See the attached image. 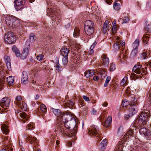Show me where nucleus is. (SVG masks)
<instances>
[{"mask_svg": "<svg viewBox=\"0 0 151 151\" xmlns=\"http://www.w3.org/2000/svg\"><path fill=\"white\" fill-rule=\"evenodd\" d=\"M55 6L51 5L50 8H48L47 11V16H50L52 17V19L53 21L56 22L57 23H59L61 21V16L57 14L55 12Z\"/></svg>", "mask_w": 151, "mask_h": 151, "instance_id": "39448f33", "label": "nucleus"}, {"mask_svg": "<svg viewBox=\"0 0 151 151\" xmlns=\"http://www.w3.org/2000/svg\"><path fill=\"white\" fill-rule=\"evenodd\" d=\"M89 55H90L94 52V50L90 48V50L88 51Z\"/></svg>", "mask_w": 151, "mask_h": 151, "instance_id": "052dcab7", "label": "nucleus"}, {"mask_svg": "<svg viewBox=\"0 0 151 151\" xmlns=\"http://www.w3.org/2000/svg\"><path fill=\"white\" fill-rule=\"evenodd\" d=\"M139 39H137L135 40L133 44V48L137 49V48L139 45Z\"/></svg>", "mask_w": 151, "mask_h": 151, "instance_id": "c9c22d12", "label": "nucleus"}, {"mask_svg": "<svg viewBox=\"0 0 151 151\" xmlns=\"http://www.w3.org/2000/svg\"><path fill=\"white\" fill-rule=\"evenodd\" d=\"M27 127L29 128L28 130H31L34 128V127L33 125L31 124H29L27 125Z\"/></svg>", "mask_w": 151, "mask_h": 151, "instance_id": "5fc2aeb1", "label": "nucleus"}, {"mask_svg": "<svg viewBox=\"0 0 151 151\" xmlns=\"http://www.w3.org/2000/svg\"><path fill=\"white\" fill-rule=\"evenodd\" d=\"M1 128L3 133L5 134H7L9 132L8 127L5 124L2 125Z\"/></svg>", "mask_w": 151, "mask_h": 151, "instance_id": "5701e85b", "label": "nucleus"}, {"mask_svg": "<svg viewBox=\"0 0 151 151\" xmlns=\"http://www.w3.org/2000/svg\"><path fill=\"white\" fill-rule=\"evenodd\" d=\"M61 55L63 57H68L69 50L67 48H63L60 50Z\"/></svg>", "mask_w": 151, "mask_h": 151, "instance_id": "a878e982", "label": "nucleus"}, {"mask_svg": "<svg viewBox=\"0 0 151 151\" xmlns=\"http://www.w3.org/2000/svg\"><path fill=\"white\" fill-rule=\"evenodd\" d=\"M36 38L33 33H31L29 36V40L31 42H33L36 40Z\"/></svg>", "mask_w": 151, "mask_h": 151, "instance_id": "ea45409f", "label": "nucleus"}, {"mask_svg": "<svg viewBox=\"0 0 151 151\" xmlns=\"http://www.w3.org/2000/svg\"><path fill=\"white\" fill-rule=\"evenodd\" d=\"M84 28L85 33L88 35H92L94 32L93 22L90 20L86 21L84 24Z\"/></svg>", "mask_w": 151, "mask_h": 151, "instance_id": "0eeeda50", "label": "nucleus"}, {"mask_svg": "<svg viewBox=\"0 0 151 151\" xmlns=\"http://www.w3.org/2000/svg\"><path fill=\"white\" fill-rule=\"evenodd\" d=\"M88 134L91 136H93L96 137L97 140L100 141L101 139L100 134L98 128L96 126H91L88 129Z\"/></svg>", "mask_w": 151, "mask_h": 151, "instance_id": "1a4fd4ad", "label": "nucleus"}, {"mask_svg": "<svg viewBox=\"0 0 151 151\" xmlns=\"http://www.w3.org/2000/svg\"><path fill=\"white\" fill-rule=\"evenodd\" d=\"M125 44V43L124 42H120V45L123 47V49H124L123 47L124 46Z\"/></svg>", "mask_w": 151, "mask_h": 151, "instance_id": "338daca9", "label": "nucleus"}, {"mask_svg": "<svg viewBox=\"0 0 151 151\" xmlns=\"http://www.w3.org/2000/svg\"><path fill=\"white\" fill-rule=\"evenodd\" d=\"M10 99L6 98H3L0 101V106L1 107L3 108L5 106L7 107H8L10 104Z\"/></svg>", "mask_w": 151, "mask_h": 151, "instance_id": "f3484780", "label": "nucleus"}, {"mask_svg": "<svg viewBox=\"0 0 151 151\" xmlns=\"http://www.w3.org/2000/svg\"><path fill=\"white\" fill-rule=\"evenodd\" d=\"M137 52V49L133 48V49L132 52L131 56L132 57H134L136 55Z\"/></svg>", "mask_w": 151, "mask_h": 151, "instance_id": "a19ab883", "label": "nucleus"}, {"mask_svg": "<svg viewBox=\"0 0 151 151\" xmlns=\"http://www.w3.org/2000/svg\"><path fill=\"white\" fill-rule=\"evenodd\" d=\"M5 73L3 70V68L0 66V90H1L4 87V84L5 82L4 78Z\"/></svg>", "mask_w": 151, "mask_h": 151, "instance_id": "9b49d317", "label": "nucleus"}, {"mask_svg": "<svg viewBox=\"0 0 151 151\" xmlns=\"http://www.w3.org/2000/svg\"><path fill=\"white\" fill-rule=\"evenodd\" d=\"M63 63L64 65H66L68 62V57H64L62 59Z\"/></svg>", "mask_w": 151, "mask_h": 151, "instance_id": "a18cd8bd", "label": "nucleus"}, {"mask_svg": "<svg viewBox=\"0 0 151 151\" xmlns=\"http://www.w3.org/2000/svg\"><path fill=\"white\" fill-rule=\"evenodd\" d=\"M106 3L109 4L110 5L111 4L112 2V0H105Z\"/></svg>", "mask_w": 151, "mask_h": 151, "instance_id": "e2e57ef3", "label": "nucleus"}, {"mask_svg": "<svg viewBox=\"0 0 151 151\" xmlns=\"http://www.w3.org/2000/svg\"><path fill=\"white\" fill-rule=\"evenodd\" d=\"M145 30L149 33H151V22L149 21L145 20Z\"/></svg>", "mask_w": 151, "mask_h": 151, "instance_id": "aec40b11", "label": "nucleus"}, {"mask_svg": "<svg viewBox=\"0 0 151 151\" xmlns=\"http://www.w3.org/2000/svg\"><path fill=\"white\" fill-rule=\"evenodd\" d=\"M96 42L95 41V42L93 44L91 45L90 48L91 49H93V48H94V47L96 45Z\"/></svg>", "mask_w": 151, "mask_h": 151, "instance_id": "680f3d73", "label": "nucleus"}, {"mask_svg": "<svg viewBox=\"0 0 151 151\" xmlns=\"http://www.w3.org/2000/svg\"><path fill=\"white\" fill-rule=\"evenodd\" d=\"M113 47L115 50H117L119 48V44L117 42L114 44Z\"/></svg>", "mask_w": 151, "mask_h": 151, "instance_id": "8fccbe9b", "label": "nucleus"}, {"mask_svg": "<svg viewBox=\"0 0 151 151\" xmlns=\"http://www.w3.org/2000/svg\"><path fill=\"white\" fill-rule=\"evenodd\" d=\"M24 138L28 140L29 143L30 144H34L33 145L35 146L37 143H36L37 139V138L35 137H32V136L29 135L24 134Z\"/></svg>", "mask_w": 151, "mask_h": 151, "instance_id": "4468645a", "label": "nucleus"}, {"mask_svg": "<svg viewBox=\"0 0 151 151\" xmlns=\"http://www.w3.org/2000/svg\"><path fill=\"white\" fill-rule=\"evenodd\" d=\"M111 80V78L110 76H108L104 84V86L105 87H106L108 85V83Z\"/></svg>", "mask_w": 151, "mask_h": 151, "instance_id": "49530a36", "label": "nucleus"}, {"mask_svg": "<svg viewBox=\"0 0 151 151\" xmlns=\"http://www.w3.org/2000/svg\"><path fill=\"white\" fill-rule=\"evenodd\" d=\"M61 120L64 124L62 123L58 124V132L63 137H75L78 127L75 118L70 114H65L62 117Z\"/></svg>", "mask_w": 151, "mask_h": 151, "instance_id": "f257e3e1", "label": "nucleus"}, {"mask_svg": "<svg viewBox=\"0 0 151 151\" xmlns=\"http://www.w3.org/2000/svg\"><path fill=\"white\" fill-rule=\"evenodd\" d=\"M114 7L116 11H118L120 8V5L119 3H117V1H115L114 5Z\"/></svg>", "mask_w": 151, "mask_h": 151, "instance_id": "4c0bfd02", "label": "nucleus"}, {"mask_svg": "<svg viewBox=\"0 0 151 151\" xmlns=\"http://www.w3.org/2000/svg\"><path fill=\"white\" fill-rule=\"evenodd\" d=\"M93 79L94 81H98L99 80V78L98 76H94L93 77Z\"/></svg>", "mask_w": 151, "mask_h": 151, "instance_id": "69168bd1", "label": "nucleus"}, {"mask_svg": "<svg viewBox=\"0 0 151 151\" xmlns=\"http://www.w3.org/2000/svg\"><path fill=\"white\" fill-rule=\"evenodd\" d=\"M4 60L6 62L7 68L9 70L11 69L10 60L9 57L7 55L4 56Z\"/></svg>", "mask_w": 151, "mask_h": 151, "instance_id": "4be33fe9", "label": "nucleus"}, {"mask_svg": "<svg viewBox=\"0 0 151 151\" xmlns=\"http://www.w3.org/2000/svg\"><path fill=\"white\" fill-rule=\"evenodd\" d=\"M122 20L123 21V23H126L129 21V19L128 17H126L124 18V19H122Z\"/></svg>", "mask_w": 151, "mask_h": 151, "instance_id": "3c124183", "label": "nucleus"}, {"mask_svg": "<svg viewBox=\"0 0 151 151\" xmlns=\"http://www.w3.org/2000/svg\"><path fill=\"white\" fill-rule=\"evenodd\" d=\"M107 143V140L106 139H104L101 143L99 145L100 149L101 150H103L105 149Z\"/></svg>", "mask_w": 151, "mask_h": 151, "instance_id": "393cba45", "label": "nucleus"}, {"mask_svg": "<svg viewBox=\"0 0 151 151\" xmlns=\"http://www.w3.org/2000/svg\"><path fill=\"white\" fill-rule=\"evenodd\" d=\"M21 83L22 84H25L28 83V77L27 73L25 71L22 73Z\"/></svg>", "mask_w": 151, "mask_h": 151, "instance_id": "a211bd4d", "label": "nucleus"}, {"mask_svg": "<svg viewBox=\"0 0 151 151\" xmlns=\"http://www.w3.org/2000/svg\"><path fill=\"white\" fill-rule=\"evenodd\" d=\"M134 131L132 129H129L124 136L123 138L121 139L115 147V151H123V149L125 145L127 139L133 137Z\"/></svg>", "mask_w": 151, "mask_h": 151, "instance_id": "f03ea898", "label": "nucleus"}, {"mask_svg": "<svg viewBox=\"0 0 151 151\" xmlns=\"http://www.w3.org/2000/svg\"><path fill=\"white\" fill-rule=\"evenodd\" d=\"M145 136L148 139H151V131L149 130V132H147Z\"/></svg>", "mask_w": 151, "mask_h": 151, "instance_id": "79ce46f5", "label": "nucleus"}, {"mask_svg": "<svg viewBox=\"0 0 151 151\" xmlns=\"http://www.w3.org/2000/svg\"><path fill=\"white\" fill-rule=\"evenodd\" d=\"M37 59L38 60L41 61L45 59L44 56L42 54H40L37 56Z\"/></svg>", "mask_w": 151, "mask_h": 151, "instance_id": "37998d69", "label": "nucleus"}, {"mask_svg": "<svg viewBox=\"0 0 151 151\" xmlns=\"http://www.w3.org/2000/svg\"><path fill=\"white\" fill-rule=\"evenodd\" d=\"M2 137L3 138V139L2 140L3 143L5 144V143L6 141L7 140L8 137L7 136H3Z\"/></svg>", "mask_w": 151, "mask_h": 151, "instance_id": "6e6d98bb", "label": "nucleus"}, {"mask_svg": "<svg viewBox=\"0 0 151 151\" xmlns=\"http://www.w3.org/2000/svg\"><path fill=\"white\" fill-rule=\"evenodd\" d=\"M55 66V68L56 70L59 72L61 71L63 69L62 67L60 65L58 60L56 62Z\"/></svg>", "mask_w": 151, "mask_h": 151, "instance_id": "473e14b6", "label": "nucleus"}, {"mask_svg": "<svg viewBox=\"0 0 151 151\" xmlns=\"http://www.w3.org/2000/svg\"><path fill=\"white\" fill-rule=\"evenodd\" d=\"M100 74L101 78L103 79L106 76V73L105 70L101 69L100 70Z\"/></svg>", "mask_w": 151, "mask_h": 151, "instance_id": "2f4dec72", "label": "nucleus"}, {"mask_svg": "<svg viewBox=\"0 0 151 151\" xmlns=\"http://www.w3.org/2000/svg\"><path fill=\"white\" fill-rule=\"evenodd\" d=\"M40 109L42 112L45 113L47 111V108L46 106L44 104H41L39 106Z\"/></svg>", "mask_w": 151, "mask_h": 151, "instance_id": "f704fd0d", "label": "nucleus"}, {"mask_svg": "<svg viewBox=\"0 0 151 151\" xmlns=\"http://www.w3.org/2000/svg\"><path fill=\"white\" fill-rule=\"evenodd\" d=\"M127 80V78L126 77H124L122 80L121 84L122 85H124V84L125 83L126 81Z\"/></svg>", "mask_w": 151, "mask_h": 151, "instance_id": "864d4df0", "label": "nucleus"}, {"mask_svg": "<svg viewBox=\"0 0 151 151\" xmlns=\"http://www.w3.org/2000/svg\"><path fill=\"white\" fill-rule=\"evenodd\" d=\"M150 116L149 111L145 110L142 111L139 118V124L142 125L143 126L146 124V121Z\"/></svg>", "mask_w": 151, "mask_h": 151, "instance_id": "6e6552de", "label": "nucleus"}, {"mask_svg": "<svg viewBox=\"0 0 151 151\" xmlns=\"http://www.w3.org/2000/svg\"><path fill=\"white\" fill-rule=\"evenodd\" d=\"M103 106L106 107L108 105V103L107 102H105L102 104Z\"/></svg>", "mask_w": 151, "mask_h": 151, "instance_id": "774afa93", "label": "nucleus"}, {"mask_svg": "<svg viewBox=\"0 0 151 151\" xmlns=\"http://www.w3.org/2000/svg\"><path fill=\"white\" fill-rule=\"evenodd\" d=\"M115 69V64L113 63H111L110 68L109 70L111 71L114 70Z\"/></svg>", "mask_w": 151, "mask_h": 151, "instance_id": "de8ad7c7", "label": "nucleus"}, {"mask_svg": "<svg viewBox=\"0 0 151 151\" xmlns=\"http://www.w3.org/2000/svg\"><path fill=\"white\" fill-rule=\"evenodd\" d=\"M129 112V114H125V117L126 119H129V117H130V116H132L133 115H131L129 113V111L128 110Z\"/></svg>", "mask_w": 151, "mask_h": 151, "instance_id": "13d9d810", "label": "nucleus"}, {"mask_svg": "<svg viewBox=\"0 0 151 151\" xmlns=\"http://www.w3.org/2000/svg\"><path fill=\"white\" fill-rule=\"evenodd\" d=\"M149 130L145 127L141 128L139 130V133L140 134L143 135L144 136L146 135L147 132H149Z\"/></svg>", "mask_w": 151, "mask_h": 151, "instance_id": "7c9ffc66", "label": "nucleus"}, {"mask_svg": "<svg viewBox=\"0 0 151 151\" xmlns=\"http://www.w3.org/2000/svg\"><path fill=\"white\" fill-rule=\"evenodd\" d=\"M134 146H133L134 147L133 151H136V150H139L140 147V144L135 142L134 143ZM131 151H132V150H131Z\"/></svg>", "mask_w": 151, "mask_h": 151, "instance_id": "72a5a7b5", "label": "nucleus"}, {"mask_svg": "<svg viewBox=\"0 0 151 151\" xmlns=\"http://www.w3.org/2000/svg\"><path fill=\"white\" fill-rule=\"evenodd\" d=\"M4 40L7 43L12 44L15 42L16 38L13 33L9 32L5 35Z\"/></svg>", "mask_w": 151, "mask_h": 151, "instance_id": "9d476101", "label": "nucleus"}, {"mask_svg": "<svg viewBox=\"0 0 151 151\" xmlns=\"http://www.w3.org/2000/svg\"><path fill=\"white\" fill-rule=\"evenodd\" d=\"M29 44L28 42H26L25 45V47L24 48L23 51L21 55V58L22 59H25L28 54L29 48Z\"/></svg>", "mask_w": 151, "mask_h": 151, "instance_id": "f8f14e48", "label": "nucleus"}, {"mask_svg": "<svg viewBox=\"0 0 151 151\" xmlns=\"http://www.w3.org/2000/svg\"><path fill=\"white\" fill-rule=\"evenodd\" d=\"M141 68L142 65H136L134 66L132 70V72L138 74H139L141 73Z\"/></svg>", "mask_w": 151, "mask_h": 151, "instance_id": "6ab92c4d", "label": "nucleus"}, {"mask_svg": "<svg viewBox=\"0 0 151 151\" xmlns=\"http://www.w3.org/2000/svg\"><path fill=\"white\" fill-rule=\"evenodd\" d=\"M14 103L22 110L26 111L27 109V106L25 102L24 97L21 96H18L16 97Z\"/></svg>", "mask_w": 151, "mask_h": 151, "instance_id": "423d86ee", "label": "nucleus"}, {"mask_svg": "<svg viewBox=\"0 0 151 151\" xmlns=\"http://www.w3.org/2000/svg\"><path fill=\"white\" fill-rule=\"evenodd\" d=\"M129 98L130 106L129 111L130 114L134 115L137 112L138 109V104L137 103V100L135 98L134 95H132L129 97Z\"/></svg>", "mask_w": 151, "mask_h": 151, "instance_id": "7ed1b4c3", "label": "nucleus"}, {"mask_svg": "<svg viewBox=\"0 0 151 151\" xmlns=\"http://www.w3.org/2000/svg\"><path fill=\"white\" fill-rule=\"evenodd\" d=\"M147 54L145 52L142 53L140 57L142 59H145L147 58Z\"/></svg>", "mask_w": 151, "mask_h": 151, "instance_id": "09e8293b", "label": "nucleus"}, {"mask_svg": "<svg viewBox=\"0 0 151 151\" xmlns=\"http://www.w3.org/2000/svg\"><path fill=\"white\" fill-rule=\"evenodd\" d=\"M149 36L147 35H145L143 36L142 40L143 42L145 44L147 43L148 41H149Z\"/></svg>", "mask_w": 151, "mask_h": 151, "instance_id": "58836bf2", "label": "nucleus"}, {"mask_svg": "<svg viewBox=\"0 0 151 151\" xmlns=\"http://www.w3.org/2000/svg\"><path fill=\"white\" fill-rule=\"evenodd\" d=\"M83 99L86 101H90L89 98L85 96H83Z\"/></svg>", "mask_w": 151, "mask_h": 151, "instance_id": "bf43d9fd", "label": "nucleus"}, {"mask_svg": "<svg viewBox=\"0 0 151 151\" xmlns=\"http://www.w3.org/2000/svg\"><path fill=\"white\" fill-rule=\"evenodd\" d=\"M51 111L55 115L59 117L58 119L60 121H61L63 116L65 114H66L64 112L61 113L60 110L58 109L52 108Z\"/></svg>", "mask_w": 151, "mask_h": 151, "instance_id": "2eb2a0df", "label": "nucleus"}, {"mask_svg": "<svg viewBox=\"0 0 151 151\" xmlns=\"http://www.w3.org/2000/svg\"><path fill=\"white\" fill-rule=\"evenodd\" d=\"M79 35V29L78 28L76 27L75 29L74 33L73 36L75 37H78Z\"/></svg>", "mask_w": 151, "mask_h": 151, "instance_id": "e433bc0d", "label": "nucleus"}, {"mask_svg": "<svg viewBox=\"0 0 151 151\" xmlns=\"http://www.w3.org/2000/svg\"><path fill=\"white\" fill-rule=\"evenodd\" d=\"M123 132V127H122L120 126L118 129V132L119 133H122Z\"/></svg>", "mask_w": 151, "mask_h": 151, "instance_id": "4d7b16f0", "label": "nucleus"}, {"mask_svg": "<svg viewBox=\"0 0 151 151\" xmlns=\"http://www.w3.org/2000/svg\"><path fill=\"white\" fill-rule=\"evenodd\" d=\"M94 72L93 70H89L85 72V76L86 78H88L92 76L94 74Z\"/></svg>", "mask_w": 151, "mask_h": 151, "instance_id": "bb28decb", "label": "nucleus"}, {"mask_svg": "<svg viewBox=\"0 0 151 151\" xmlns=\"http://www.w3.org/2000/svg\"><path fill=\"white\" fill-rule=\"evenodd\" d=\"M21 119V120L24 122L25 123L26 121H27L29 117L27 116L26 113L24 112H22L20 113L19 114Z\"/></svg>", "mask_w": 151, "mask_h": 151, "instance_id": "b1692460", "label": "nucleus"}, {"mask_svg": "<svg viewBox=\"0 0 151 151\" xmlns=\"http://www.w3.org/2000/svg\"><path fill=\"white\" fill-rule=\"evenodd\" d=\"M5 22L9 27L13 28L18 27L19 24V20L16 17L12 15H7L5 19Z\"/></svg>", "mask_w": 151, "mask_h": 151, "instance_id": "20e7f679", "label": "nucleus"}, {"mask_svg": "<svg viewBox=\"0 0 151 151\" xmlns=\"http://www.w3.org/2000/svg\"><path fill=\"white\" fill-rule=\"evenodd\" d=\"M12 50L14 52L16 56L17 57H19L20 55V53L19 51L15 46H13L12 47Z\"/></svg>", "mask_w": 151, "mask_h": 151, "instance_id": "c85d7f7f", "label": "nucleus"}, {"mask_svg": "<svg viewBox=\"0 0 151 151\" xmlns=\"http://www.w3.org/2000/svg\"><path fill=\"white\" fill-rule=\"evenodd\" d=\"M15 9L18 11L23 8L24 0H15L14 1Z\"/></svg>", "mask_w": 151, "mask_h": 151, "instance_id": "ddd939ff", "label": "nucleus"}, {"mask_svg": "<svg viewBox=\"0 0 151 151\" xmlns=\"http://www.w3.org/2000/svg\"><path fill=\"white\" fill-rule=\"evenodd\" d=\"M112 118L111 116H109L106 120L105 122V126L106 127H108L110 126L111 123Z\"/></svg>", "mask_w": 151, "mask_h": 151, "instance_id": "c756f323", "label": "nucleus"}, {"mask_svg": "<svg viewBox=\"0 0 151 151\" xmlns=\"http://www.w3.org/2000/svg\"><path fill=\"white\" fill-rule=\"evenodd\" d=\"M96 112L97 111L96 110L93 109L91 112V114L93 115L95 114L96 113Z\"/></svg>", "mask_w": 151, "mask_h": 151, "instance_id": "0e129e2a", "label": "nucleus"}, {"mask_svg": "<svg viewBox=\"0 0 151 151\" xmlns=\"http://www.w3.org/2000/svg\"><path fill=\"white\" fill-rule=\"evenodd\" d=\"M116 29H117L116 25H115V26H114V24L113 26L111 29L112 32L113 34H114L116 32Z\"/></svg>", "mask_w": 151, "mask_h": 151, "instance_id": "603ef678", "label": "nucleus"}, {"mask_svg": "<svg viewBox=\"0 0 151 151\" xmlns=\"http://www.w3.org/2000/svg\"><path fill=\"white\" fill-rule=\"evenodd\" d=\"M111 27V23L109 24L108 21L106 20L104 24L103 32L104 34H105L108 31L109 28H110Z\"/></svg>", "mask_w": 151, "mask_h": 151, "instance_id": "412c9836", "label": "nucleus"}, {"mask_svg": "<svg viewBox=\"0 0 151 151\" xmlns=\"http://www.w3.org/2000/svg\"><path fill=\"white\" fill-rule=\"evenodd\" d=\"M101 63L105 67H107L109 63V60L107 55L103 54L101 56Z\"/></svg>", "mask_w": 151, "mask_h": 151, "instance_id": "dca6fc26", "label": "nucleus"}, {"mask_svg": "<svg viewBox=\"0 0 151 151\" xmlns=\"http://www.w3.org/2000/svg\"><path fill=\"white\" fill-rule=\"evenodd\" d=\"M7 81L9 85H12L14 82V77L12 76H9L6 78Z\"/></svg>", "mask_w": 151, "mask_h": 151, "instance_id": "cd10ccee", "label": "nucleus"}, {"mask_svg": "<svg viewBox=\"0 0 151 151\" xmlns=\"http://www.w3.org/2000/svg\"><path fill=\"white\" fill-rule=\"evenodd\" d=\"M129 104H130L129 102L128 101L125 100L122 101V105L123 107H125Z\"/></svg>", "mask_w": 151, "mask_h": 151, "instance_id": "c03bdc74", "label": "nucleus"}]
</instances>
